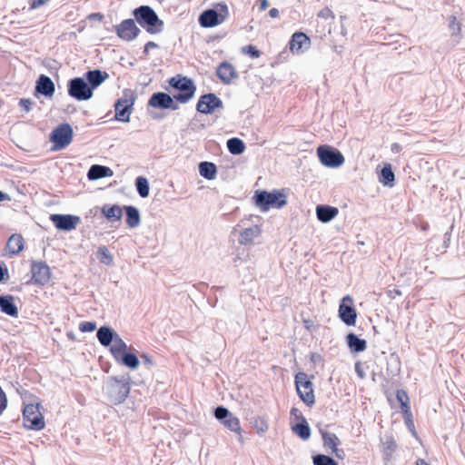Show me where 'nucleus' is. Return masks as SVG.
<instances>
[{
  "mask_svg": "<svg viewBox=\"0 0 465 465\" xmlns=\"http://www.w3.org/2000/svg\"><path fill=\"white\" fill-rule=\"evenodd\" d=\"M0 310L2 312L12 317H15L18 314V310L12 295H0Z\"/></svg>",
  "mask_w": 465,
  "mask_h": 465,
  "instance_id": "obj_30",
  "label": "nucleus"
},
{
  "mask_svg": "<svg viewBox=\"0 0 465 465\" xmlns=\"http://www.w3.org/2000/svg\"><path fill=\"white\" fill-rule=\"evenodd\" d=\"M136 96L131 89H124L122 97L114 103V118L122 123H128L133 112Z\"/></svg>",
  "mask_w": 465,
  "mask_h": 465,
  "instance_id": "obj_6",
  "label": "nucleus"
},
{
  "mask_svg": "<svg viewBox=\"0 0 465 465\" xmlns=\"http://www.w3.org/2000/svg\"><path fill=\"white\" fill-rule=\"evenodd\" d=\"M68 95L77 101H87L93 97V91L84 77H74L67 82Z\"/></svg>",
  "mask_w": 465,
  "mask_h": 465,
  "instance_id": "obj_9",
  "label": "nucleus"
},
{
  "mask_svg": "<svg viewBox=\"0 0 465 465\" xmlns=\"http://www.w3.org/2000/svg\"><path fill=\"white\" fill-rule=\"evenodd\" d=\"M317 154L321 163L329 168H338L344 163V156L336 148L329 145H320Z\"/></svg>",
  "mask_w": 465,
  "mask_h": 465,
  "instance_id": "obj_10",
  "label": "nucleus"
},
{
  "mask_svg": "<svg viewBox=\"0 0 465 465\" xmlns=\"http://www.w3.org/2000/svg\"><path fill=\"white\" fill-rule=\"evenodd\" d=\"M168 83L178 92L173 95L176 103L186 104L194 96L196 85L192 78L177 74L171 77Z\"/></svg>",
  "mask_w": 465,
  "mask_h": 465,
  "instance_id": "obj_4",
  "label": "nucleus"
},
{
  "mask_svg": "<svg viewBox=\"0 0 465 465\" xmlns=\"http://www.w3.org/2000/svg\"><path fill=\"white\" fill-rule=\"evenodd\" d=\"M128 351V346L125 343V341L117 334L115 336V339H114V341L110 347V352L113 356V358L115 360L117 357H119L121 354Z\"/></svg>",
  "mask_w": 465,
  "mask_h": 465,
  "instance_id": "obj_34",
  "label": "nucleus"
},
{
  "mask_svg": "<svg viewBox=\"0 0 465 465\" xmlns=\"http://www.w3.org/2000/svg\"><path fill=\"white\" fill-rule=\"evenodd\" d=\"M382 446L383 454L387 459L391 456L397 448V444L392 438H388L384 442H382Z\"/></svg>",
  "mask_w": 465,
  "mask_h": 465,
  "instance_id": "obj_44",
  "label": "nucleus"
},
{
  "mask_svg": "<svg viewBox=\"0 0 465 465\" xmlns=\"http://www.w3.org/2000/svg\"><path fill=\"white\" fill-rule=\"evenodd\" d=\"M295 387L299 398L308 406L312 407L315 403L313 384L308 380V375L299 371L294 378Z\"/></svg>",
  "mask_w": 465,
  "mask_h": 465,
  "instance_id": "obj_7",
  "label": "nucleus"
},
{
  "mask_svg": "<svg viewBox=\"0 0 465 465\" xmlns=\"http://www.w3.org/2000/svg\"><path fill=\"white\" fill-rule=\"evenodd\" d=\"M135 189L137 193L142 198H146L150 193V184L148 179L144 176H138L134 180Z\"/></svg>",
  "mask_w": 465,
  "mask_h": 465,
  "instance_id": "obj_36",
  "label": "nucleus"
},
{
  "mask_svg": "<svg viewBox=\"0 0 465 465\" xmlns=\"http://www.w3.org/2000/svg\"><path fill=\"white\" fill-rule=\"evenodd\" d=\"M402 150V146L398 143H393L391 145V151L392 153H399Z\"/></svg>",
  "mask_w": 465,
  "mask_h": 465,
  "instance_id": "obj_57",
  "label": "nucleus"
},
{
  "mask_svg": "<svg viewBox=\"0 0 465 465\" xmlns=\"http://www.w3.org/2000/svg\"><path fill=\"white\" fill-rule=\"evenodd\" d=\"M115 336L117 333L109 326H102L96 331L97 340L104 347H111Z\"/></svg>",
  "mask_w": 465,
  "mask_h": 465,
  "instance_id": "obj_25",
  "label": "nucleus"
},
{
  "mask_svg": "<svg viewBox=\"0 0 465 465\" xmlns=\"http://www.w3.org/2000/svg\"><path fill=\"white\" fill-rule=\"evenodd\" d=\"M109 74L105 71L100 69L88 70L84 74V78L88 83L89 87L94 92L98 86H100L107 78Z\"/></svg>",
  "mask_w": 465,
  "mask_h": 465,
  "instance_id": "obj_21",
  "label": "nucleus"
},
{
  "mask_svg": "<svg viewBox=\"0 0 465 465\" xmlns=\"http://www.w3.org/2000/svg\"><path fill=\"white\" fill-rule=\"evenodd\" d=\"M255 428L259 433H263L268 430V423L265 420L260 419L255 421Z\"/></svg>",
  "mask_w": 465,
  "mask_h": 465,
  "instance_id": "obj_49",
  "label": "nucleus"
},
{
  "mask_svg": "<svg viewBox=\"0 0 465 465\" xmlns=\"http://www.w3.org/2000/svg\"><path fill=\"white\" fill-rule=\"evenodd\" d=\"M331 452L339 459H342L344 455V450L342 449H334V450H331Z\"/></svg>",
  "mask_w": 465,
  "mask_h": 465,
  "instance_id": "obj_60",
  "label": "nucleus"
},
{
  "mask_svg": "<svg viewBox=\"0 0 465 465\" xmlns=\"http://www.w3.org/2000/svg\"><path fill=\"white\" fill-rule=\"evenodd\" d=\"M135 23L150 35H157L163 31L164 23L150 5H140L132 11Z\"/></svg>",
  "mask_w": 465,
  "mask_h": 465,
  "instance_id": "obj_2",
  "label": "nucleus"
},
{
  "mask_svg": "<svg viewBox=\"0 0 465 465\" xmlns=\"http://www.w3.org/2000/svg\"><path fill=\"white\" fill-rule=\"evenodd\" d=\"M403 415H404V420H405V423H406L408 429L410 430H411L413 434H415L414 424H413V420H412V413H411V410L409 411V412L403 413Z\"/></svg>",
  "mask_w": 465,
  "mask_h": 465,
  "instance_id": "obj_48",
  "label": "nucleus"
},
{
  "mask_svg": "<svg viewBox=\"0 0 465 465\" xmlns=\"http://www.w3.org/2000/svg\"><path fill=\"white\" fill-rule=\"evenodd\" d=\"M199 173L207 180H213L216 177L217 167L212 162H201L198 165Z\"/></svg>",
  "mask_w": 465,
  "mask_h": 465,
  "instance_id": "obj_32",
  "label": "nucleus"
},
{
  "mask_svg": "<svg viewBox=\"0 0 465 465\" xmlns=\"http://www.w3.org/2000/svg\"><path fill=\"white\" fill-rule=\"evenodd\" d=\"M338 208L333 206L320 204L316 207L317 219L324 223L333 220L338 215Z\"/></svg>",
  "mask_w": 465,
  "mask_h": 465,
  "instance_id": "obj_23",
  "label": "nucleus"
},
{
  "mask_svg": "<svg viewBox=\"0 0 465 465\" xmlns=\"http://www.w3.org/2000/svg\"><path fill=\"white\" fill-rule=\"evenodd\" d=\"M19 104L26 111L29 112V98H23L20 100Z\"/></svg>",
  "mask_w": 465,
  "mask_h": 465,
  "instance_id": "obj_58",
  "label": "nucleus"
},
{
  "mask_svg": "<svg viewBox=\"0 0 465 465\" xmlns=\"http://www.w3.org/2000/svg\"><path fill=\"white\" fill-rule=\"evenodd\" d=\"M96 329L95 322H82L79 324V330L82 332H91Z\"/></svg>",
  "mask_w": 465,
  "mask_h": 465,
  "instance_id": "obj_47",
  "label": "nucleus"
},
{
  "mask_svg": "<svg viewBox=\"0 0 465 465\" xmlns=\"http://www.w3.org/2000/svg\"><path fill=\"white\" fill-rule=\"evenodd\" d=\"M102 215L110 223L120 222L123 216V208L118 204H104L101 208Z\"/></svg>",
  "mask_w": 465,
  "mask_h": 465,
  "instance_id": "obj_22",
  "label": "nucleus"
},
{
  "mask_svg": "<svg viewBox=\"0 0 465 465\" xmlns=\"http://www.w3.org/2000/svg\"><path fill=\"white\" fill-rule=\"evenodd\" d=\"M229 15L225 3H218L213 8L203 11L199 16V24L203 28H211L221 25Z\"/></svg>",
  "mask_w": 465,
  "mask_h": 465,
  "instance_id": "obj_5",
  "label": "nucleus"
},
{
  "mask_svg": "<svg viewBox=\"0 0 465 465\" xmlns=\"http://www.w3.org/2000/svg\"><path fill=\"white\" fill-rule=\"evenodd\" d=\"M232 414L227 408L222 405L214 409V417L221 422H223Z\"/></svg>",
  "mask_w": 465,
  "mask_h": 465,
  "instance_id": "obj_45",
  "label": "nucleus"
},
{
  "mask_svg": "<svg viewBox=\"0 0 465 465\" xmlns=\"http://www.w3.org/2000/svg\"><path fill=\"white\" fill-rule=\"evenodd\" d=\"M49 219L58 231L63 232L74 231L81 223L80 216L74 214L53 213Z\"/></svg>",
  "mask_w": 465,
  "mask_h": 465,
  "instance_id": "obj_14",
  "label": "nucleus"
},
{
  "mask_svg": "<svg viewBox=\"0 0 465 465\" xmlns=\"http://www.w3.org/2000/svg\"><path fill=\"white\" fill-rule=\"evenodd\" d=\"M40 402L31 400V430H41L45 428V422Z\"/></svg>",
  "mask_w": 465,
  "mask_h": 465,
  "instance_id": "obj_20",
  "label": "nucleus"
},
{
  "mask_svg": "<svg viewBox=\"0 0 465 465\" xmlns=\"http://www.w3.org/2000/svg\"><path fill=\"white\" fill-rule=\"evenodd\" d=\"M379 182L384 186L392 187L395 184V174L390 163H384L379 173Z\"/></svg>",
  "mask_w": 465,
  "mask_h": 465,
  "instance_id": "obj_31",
  "label": "nucleus"
},
{
  "mask_svg": "<svg viewBox=\"0 0 465 465\" xmlns=\"http://www.w3.org/2000/svg\"><path fill=\"white\" fill-rule=\"evenodd\" d=\"M10 196L8 193L3 192V191H0V203L1 202H4V201H10Z\"/></svg>",
  "mask_w": 465,
  "mask_h": 465,
  "instance_id": "obj_62",
  "label": "nucleus"
},
{
  "mask_svg": "<svg viewBox=\"0 0 465 465\" xmlns=\"http://www.w3.org/2000/svg\"><path fill=\"white\" fill-rule=\"evenodd\" d=\"M141 360L143 364L146 366L148 369H151L153 366H154V361L153 358L146 353H143L141 355Z\"/></svg>",
  "mask_w": 465,
  "mask_h": 465,
  "instance_id": "obj_50",
  "label": "nucleus"
},
{
  "mask_svg": "<svg viewBox=\"0 0 465 465\" xmlns=\"http://www.w3.org/2000/svg\"><path fill=\"white\" fill-rule=\"evenodd\" d=\"M108 401L114 405L123 403L131 391V377L129 374L111 376L104 388Z\"/></svg>",
  "mask_w": 465,
  "mask_h": 465,
  "instance_id": "obj_1",
  "label": "nucleus"
},
{
  "mask_svg": "<svg viewBox=\"0 0 465 465\" xmlns=\"http://www.w3.org/2000/svg\"><path fill=\"white\" fill-rule=\"evenodd\" d=\"M113 174L114 172L110 167L100 164H93L87 172V178L90 181H95L105 177H111Z\"/></svg>",
  "mask_w": 465,
  "mask_h": 465,
  "instance_id": "obj_24",
  "label": "nucleus"
},
{
  "mask_svg": "<svg viewBox=\"0 0 465 465\" xmlns=\"http://www.w3.org/2000/svg\"><path fill=\"white\" fill-rule=\"evenodd\" d=\"M242 53L248 54L252 58H258L261 56L260 50L252 45H246L242 48Z\"/></svg>",
  "mask_w": 465,
  "mask_h": 465,
  "instance_id": "obj_46",
  "label": "nucleus"
},
{
  "mask_svg": "<svg viewBox=\"0 0 465 465\" xmlns=\"http://www.w3.org/2000/svg\"><path fill=\"white\" fill-rule=\"evenodd\" d=\"M346 341L350 351L353 353L362 352L367 348V341L353 332L347 334Z\"/></svg>",
  "mask_w": 465,
  "mask_h": 465,
  "instance_id": "obj_26",
  "label": "nucleus"
},
{
  "mask_svg": "<svg viewBox=\"0 0 465 465\" xmlns=\"http://www.w3.org/2000/svg\"><path fill=\"white\" fill-rule=\"evenodd\" d=\"M24 248V239L20 234H13L6 242V249L11 254H17Z\"/></svg>",
  "mask_w": 465,
  "mask_h": 465,
  "instance_id": "obj_33",
  "label": "nucleus"
},
{
  "mask_svg": "<svg viewBox=\"0 0 465 465\" xmlns=\"http://www.w3.org/2000/svg\"><path fill=\"white\" fill-rule=\"evenodd\" d=\"M51 0H32L31 1V10L32 9H36L44 5H45L46 3L50 2Z\"/></svg>",
  "mask_w": 465,
  "mask_h": 465,
  "instance_id": "obj_56",
  "label": "nucleus"
},
{
  "mask_svg": "<svg viewBox=\"0 0 465 465\" xmlns=\"http://www.w3.org/2000/svg\"><path fill=\"white\" fill-rule=\"evenodd\" d=\"M123 211L125 213V223L129 228H136L141 223L139 210L133 205H124Z\"/></svg>",
  "mask_w": 465,
  "mask_h": 465,
  "instance_id": "obj_27",
  "label": "nucleus"
},
{
  "mask_svg": "<svg viewBox=\"0 0 465 465\" xmlns=\"http://www.w3.org/2000/svg\"><path fill=\"white\" fill-rule=\"evenodd\" d=\"M322 438L323 445L329 447L331 450L338 448V445L340 444V440L335 433L322 431Z\"/></svg>",
  "mask_w": 465,
  "mask_h": 465,
  "instance_id": "obj_39",
  "label": "nucleus"
},
{
  "mask_svg": "<svg viewBox=\"0 0 465 465\" xmlns=\"http://www.w3.org/2000/svg\"><path fill=\"white\" fill-rule=\"evenodd\" d=\"M222 108H223V101L213 93L201 95L196 104L197 112L203 114H212Z\"/></svg>",
  "mask_w": 465,
  "mask_h": 465,
  "instance_id": "obj_12",
  "label": "nucleus"
},
{
  "mask_svg": "<svg viewBox=\"0 0 465 465\" xmlns=\"http://www.w3.org/2000/svg\"><path fill=\"white\" fill-rule=\"evenodd\" d=\"M147 104L149 107L162 110L170 109L175 111L179 108V105L175 103L173 96L163 92L153 93L149 98Z\"/></svg>",
  "mask_w": 465,
  "mask_h": 465,
  "instance_id": "obj_16",
  "label": "nucleus"
},
{
  "mask_svg": "<svg viewBox=\"0 0 465 465\" xmlns=\"http://www.w3.org/2000/svg\"><path fill=\"white\" fill-rule=\"evenodd\" d=\"M97 256L99 261L105 265H113L114 258L108 248L104 245L99 246L97 249Z\"/></svg>",
  "mask_w": 465,
  "mask_h": 465,
  "instance_id": "obj_40",
  "label": "nucleus"
},
{
  "mask_svg": "<svg viewBox=\"0 0 465 465\" xmlns=\"http://www.w3.org/2000/svg\"><path fill=\"white\" fill-rule=\"evenodd\" d=\"M73 128L69 124H61L50 134V141L53 143V150L59 151L66 148L73 140Z\"/></svg>",
  "mask_w": 465,
  "mask_h": 465,
  "instance_id": "obj_8",
  "label": "nucleus"
},
{
  "mask_svg": "<svg viewBox=\"0 0 465 465\" xmlns=\"http://www.w3.org/2000/svg\"><path fill=\"white\" fill-rule=\"evenodd\" d=\"M117 363L124 365L131 370H136L139 367L140 360L138 356L132 351H125L114 360Z\"/></svg>",
  "mask_w": 465,
  "mask_h": 465,
  "instance_id": "obj_28",
  "label": "nucleus"
},
{
  "mask_svg": "<svg viewBox=\"0 0 465 465\" xmlns=\"http://www.w3.org/2000/svg\"><path fill=\"white\" fill-rule=\"evenodd\" d=\"M269 5L268 0H260V10H265Z\"/></svg>",
  "mask_w": 465,
  "mask_h": 465,
  "instance_id": "obj_64",
  "label": "nucleus"
},
{
  "mask_svg": "<svg viewBox=\"0 0 465 465\" xmlns=\"http://www.w3.org/2000/svg\"><path fill=\"white\" fill-rule=\"evenodd\" d=\"M449 28L450 31L451 32V39L453 42L452 45H455L459 42L460 33L461 30V25L460 22L457 21L456 16L450 15L449 17Z\"/></svg>",
  "mask_w": 465,
  "mask_h": 465,
  "instance_id": "obj_38",
  "label": "nucleus"
},
{
  "mask_svg": "<svg viewBox=\"0 0 465 465\" xmlns=\"http://www.w3.org/2000/svg\"><path fill=\"white\" fill-rule=\"evenodd\" d=\"M54 92L55 86L53 80L45 74H41L35 82V96L37 98L40 96L51 98Z\"/></svg>",
  "mask_w": 465,
  "mask_h": 465,
  "instance_id": "obj_17",
  "label": "nucleus"
},
{
  "mask_svg": "<svg viewBox=\"0 0 465 465\" xmlns=\"http://www.w3.org/2000/svg\"><path fill=\"white\" fill-rule=\"evenodd\" d=\"M396 399L401 405V409L402 413H407L411 410L409 403V396L408 393L404 390H397L396 391Z\"/></svg>",
  "mask_w": 465,
  "mask_h": 465,
  "instance_id": "obj_41",
  "label": "nucleus"
},
{
  "mask_svg": "<svg viewBox=\"0 0 465 465\" xmlns=\"http://www.w3.org/2000/svg\"><path fill=\"white\" fill-rule=\"evenodd\" d=\"M386 293H387L388 297L391 300H394V299H396V297L402 295V292L399 289H396V288L388 290L386 292Z\"/></svg>",
  "mask_w": 465,
  "mask_h": 465,
  "instance_id": "obj_55",
  "label": "nucleus"
},
{
  "mask_svg": "<svg viewBox=\"0 0 465 465\" xmlns=\"http://www.w3.org/2000/svg\"><path fill=\"white\" fill-rule=\"evenodd\" d=\"M253 202L262 212H267L271 208L281 209L287 204V197L283 191L257 190L252 197Z\"/></svg>",
  "mask_w": 465,
  "mask_h": 465,
  "instance_id": "obj_3",
  "label": "nucleus"
},
{
  "mask_svg": "<svg viewBox=\"0 0 465 465\" xmlns=\"http://www.w3.org/2000/svg\"><path fill=\"white\" fill-rule=\"evenodd\" d=\"M338 316L347 326H354L357 320V311L350 295L344 296L339 304Z\"/></svg>",
  "mask_w": 465,
  "mask_h": 465,
  "instance_id": "obj_11",
  "label": "nucleus"
},
{
  "mask_svg": "<svg viewBox=\"0 0 465 465\" xmlns=\"http://www.w3.org/2000/svg\"><path fill=\"white\" fill-rule=\"evenodd\" d=\"M227 149L233 155H239L245 150L243 141L238 137H232L227 140Z\"/></svg>",
  "mask_w": 465,
  "mask_h": 465,
  "instance_id": "obj_37",
  "label": "nucleus"
},
{
  "mask_svg": "<svg viewBox=\"0 0 465 465\" xmlns=\"http://www.w3.org/2000/svg\"><path fill=\"white\" fill-rule=\"evenodd\" d=\"M158 47L159 45L156 43L149 41L144 45L143 54L144 56H147L151 49H156Z\"/></svg>",
  "mask_w": 465,
  "mask_h": 465,
  "instance_id": "obj_52",
  "label": "nucleus"
},
{
  "mask_svg": "<svg viewBox=\"0 0 465 465\" xmlns=\"http://www.w3.org/2000/svg\"><path fill=\"white\" fill-rule=\"evenodd\" d=\"M114 31L120 39L126 42L134 40L141 33V29L136 25L134 18L123 20L114 26Z\"/></svg>",
  "mask_w": 465,
  "mask_h": 465,
  "instance_id": "obj_13",
  "label": "nucleus"
},
{
  "mask_svg": "<svg viewBox=\"0 0 465 465\" xmlns=\"http://www.w3.org/2000/svg\"><path fill=\"white\" fill-rule=\"evenodd\" d=\"M23 419L25 427L29 428V425H27V422H29V404L25 402H24L23 407Z\"/></svg>",
  "mask_w": 465,
  "mask_h": 465,
  "instance_id": "obj_53",
  "label": "nucleus"
},
{
  "mask_svg": "<svg viewBox=\"0 0 465 465\" xmlns=\"http://www.w3.org/2000/svg\"><path fill=\"white\" fill-rule=\"evenodd\" d=\"M311 39L302 32L294 33L289 42V47L292 54H302L310 48Z\"/></svg>",
  "mask_w": 465,
  "mask_h": 465,
  "instance_id": "obj_19",
  "label": "nucleus"
},
{
  "mask_svg": "<svg viewBox=\"0 0 465 465\" xmlns=\"http://www.w3.org/2000/svg\"><path fill=\"white\" fill-rule=\"evenodd\" d=\"M261 228L258 225L243 229L240 233L239 243L242 245H248L253 242V240L261 234Z\"/></svg>",
  "mask_w": 465,
  "mask_h": 465,
  "instance_id": "obj_29",
  "label": "nucleus"
},
{
  "mask_svg": "<svg viewBox=\"0 0 465 465\" xmlns=\"http://www.w3.org/2000/svg\"><path fill=\"white\" fill-rule=\"evenodd\" d=\"M103 18H104V15L100 13H92L89 15V19H91V20L101 21Z\"/></svg>",
  "mask_w": 465,
  "mask_h": 465,
  "instance_id": "obj_59",
  "label": "nucleus"
},
{
  "mask_svg": "<svg viewBox=\"0 0 465 465\" xmlns=\"http://www.w3.org/2000/svg\"><path fill=\"white\" fill-rule=\"evenodd\" d=\"M9 278L7 267L5 265H0V282H6Z\"/></svg>",
  "mask_w": 465,
  "mask_h": 465,
  "instance_id": "obj_51",
  "label": "nucleus"
},
{
  "mask_svg": "<svg viewBox=\"0 0 465 465\" xmlns=\"http://www.w3.org/2000/svg\"><path fill=\"white\" fill-rule=\"evenodd\" d=\"M269 15L272 17V18H276L279 16V10L277 8H272L270 9L269 11Z\"/></svg>",
  "mask_w": 465,
  "mask_h": 465,
  "instance_id": "obj_63",
  "label": "nucleus"
},
{
  "mask_svg": "<svg viewBox=\"0 0 465 465\" xmlns=\"http://www.w3.org/2000/svg\"><path fill=\"white\" fill-rule=\"evenodd\" d=\"M290 414L292 417H293L295 420H297L299 421H302V418H305L302 415V411L298 408H295V407H292L291 409Z\"/></svg>",
  "mask_w": 465,
  "mask_h": 465,
  "instance_id": "obj_54",
  "label": "nucleus"
},
{
  "mask_svg": "<svg viewBox=\"0 0 465 465\" xmlns=\"http://www.w3.org/2000/svg\"><path fill=\"white\" fill-rule=\"evenodd\" d=\"M313 465H338V462L329 455L316 454L312 456Z\"/></svg>",
  "mask_w": 465,
  "mask_h": 465,
  "instance_id": "obj_42",
  "label": "nucleus"
},
{
  "mask_svg": "<svg viewBox=\"0 0 465 465\" xmlns=\"http://www.w3.org/2000/svg\"><path fill=\"white\" fill-rule=\"evenodd\" d=\"M216 75L224 84H231L239 78V74L233 64L227 61L220 63L216 68Z\"/></svg>",
  "mask_w": 465,
  "mask_h": 465,
  "instance_id": "obj_18",
  "label": "nucleus"
},
{
  "mask_svg": "<svg viewBox=\"0 0 465 465\" xmlns=\"http://www.w3.org/2000/svg\"><path fill=\"white\" fill-rule=\"evenodd\" d=\"M222 423L230 430L241 433L242 429L240 425V420L236 416L232 414Z\"/></svg>",
  "mask_w": 465,
  "mask_h": 465,
  "instance_id": "obj_43",
  "label": "nucleus"
},
{
  "mask_svg": "<svg viewBox=\"0 0 465 465\" xmlns=\"http://www.w3.org/2000/svg\"><path fill=\"white\" fill-rule=\"evenodd\" d=\"M355 371L357 372V375L361 378V379H363L365 377V373L364 371L361 369L360 367V364L359 363H356L355 365Z\"/></svg>",
  "mask_w": 465,
  "mask_h": 465,
  "instance_id": "obj_61",
  "label": "nucleus"
},
{
  "mask_svg": "<svg viewBox=\"0 0 465 465\" xmlns=\"http://www.w3.org/2000/svg\"><path fill=\"white\" fill-rule=\"evenodd\" d=\"M292 430L303 440H308L311 436V428L305 418H302V421L297 422L292 427Z\"/></svg>",
  "mask_w": 465,
  "mask_h": 465,
  "instance_id": "obj_35",
  "label": "nucleus"
},
{
  "mask_svg": "<svg viewBox=\"0 0 465 465\" xmlns=\"http://www.w3.org/2000/svg\"><path fill=\"white\" fill-rule=\"evenodd\" d=\"M51 270L44 262L31 263V283L45 286L50 282Z\"/></svg>",
  "mask_w": 465,
  "mask_h": 465,
  "instance_id": "obj_15",
  "label": "nucleus"
}]
</instances>
